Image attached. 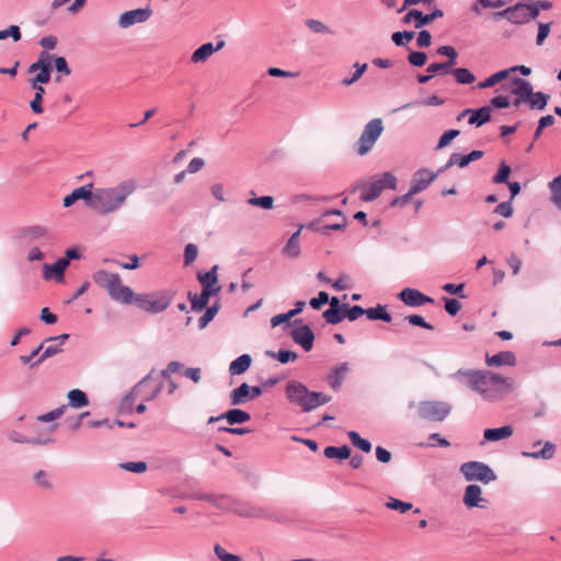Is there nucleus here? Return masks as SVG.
Instances as JSON below:
<instances>
[{
	"instance_id": "25",
	"label": "nucleus",
	"mask_w": 561,
	"mask_h": 561,
	"mask_svg": "<svg viewBox=\"0 0 561 561\" xmlns=\"http://www.w3.org/2000/svg\"><path fill=\"white\" fill-rule=\"evenodd\" d=\"M556 451H557L556 444H553L552 442H546L540 450H537V451L523 450L520 453V455L524 458L550 460L554 457Z\"/></svg>"
},
{
	"instance_id": "22",
	"label": "nucleus",
	"mask_w": 561,
	"mask_h": 561,
	"mask_svg": "<svg viewBox=\"0 0 561 561\" xmlns=\"http://www.w3.org/2000/svg\"><path fill=\"white\" fill-rule=\"evenodd\" d=\"M485 363L490 367H500L503 365L506 366H515L516 365V356L511 351L500 352L492 356L486 355Z\"/></svg>"
},
{
	"instance_id": "54",
	"label": "nucleus",
	"mask_w": 561,
	"mask_h": 561,
	"mask_svg": "<svg viewBox=\"0 0 561 561\" xmlns=\"http://www.w3.org/2000/svg\"><path fill=\"white\" fill-rule=\"evenodd\" d=\"M414 35L413 31L394 32L391 39L397 46H407Z\"/></svg>"
},
{
	"instance_id": "17",
	"label": "nucleus",
	"mask_w": 561,
	"mask_h": 561,
	"mask_svg": "<svg viewBox=\"0 0 561 561\" xmlns=\"http://www.w3.org/2000/svg\"><path fill=\"white\" fill-rule=\"evenodd\" d=\"M462 502L468 508H485L488 501L482 497V489L480 485L469 484L465 489Z\"/></svg>"
},
{
	"instance_id": "53",
	"label": "nucleus",
	"mask_w": 561,
	"mask_h": 561,
	"mask_svg": "<svg viewBox=\"0 0 561 561\" xmlns=\"http://www.w3.org/2000/svg\"><path fill=\"white\" fill-rule=\"evenodd\" d=\"M319 392L317 391H310L308 392L307 397L305 398V401L301 404V409L304 412H310L319 407L318 402Z\"/></svg>"
},
{
	"instance_id": "2",
	"label": "nucleus",
	"mask_w": 561,
	"mask_h": 561,
	"mask_svg": "<svg viewBox=\"0 0 561 561\" xmlns=\"http://www.w3.org/2000/svg\"><path fill=\"white\" fill-rule=\"evenodd\" d=\"M138 187L135 179H125L111 187H99L93 191L91 209L101 215L118 211Z\"/></svg>"
},
{
	"instance_id": "28",
	"label": "nucleus",
	"mask_w": 561,
	"mask_h": 561,
	"mask_svg": "<svg viewBox=\"0 0 561 561\" xmlns=\"http://www.w3.org/2000/svg\"><path fill=\"white\" fill-rule=\"evenodd\" d=\"M249 385L247 382L241 383L239 387L233 389L230 393L231 405H243L250 402Z\"/></svg>"
},
{
	"instance_id": "58",
	"label": "nucleus",
	"mask_w": 561,
	"mask_h": 561,
	"mask_svg": "<svg viewBox=\"0 0 561 561\" xmlns=\"http://www.w3.org/2000/svg\"><path fill=\"white\" fill-rule=\"evenodd\" d=\"M11 37L14 42H19L22 37L21 30L18 25H10L5 30L0 31V41Z\"/></svg>"
},
{
	"instance_id": "11",
	"label": "nucleus",
	"mask_w": 561,
	"mask_h": 561,
	"mask_svg": "<svg viewBox=\"0 0 561 561\" xmlns=\"http://www.w3.org/2000/svg\"><path fill=\"white\" fill-rule=\"evenodd\" d=\"M444 12L440 9H435L428 14H423L421 11L412 9L402 18V22L404 24H410L413 20H415L414 27L422 28L423 26L432 23L434 20L442 18Z\"/></svg>"
},
{
	"instance_id": "56",
	"label": "nucleus",
	"mask_w": 561,
	"mask_h": 561,
	"mask_svg": "<svg viewBox=\"0 0 561 561\" xmlns=\"http://www.w3.org/2000/svg\"><path fill=\"white\" fill-rule=\"evenodd\" d=\"M119 467L129 472L142 473L147 470L148 466L145 461H127L119 463Z\"/></svg>"
},
{
	"instance_id": "31",
	"label": "nucleus",
	"mask_w": 561,
	"mask_h": 561,
	"mask_svg": "<svg viewBox=\"0 0 561 561\" xmlns=\"http://www.w3.org/2000/svg\"><path fill=\"white\" fill-rule=\"evenodd\" d=\"M221 417H225V420L230 425L234 424H242L248 422L251 416L248 412L240 410V409H231L227 411L226 413L221 414Z\"/></svg>"
},
{
	"instance_id": "27",
	"label": "nucleus",
	"mask_w": 561,
	"mask_h": 561,
	"mask_svg": "<svg viewBox=\"0 0 561 561\" xmlns=\"http://www.w3.org/2000/svg\"><path fill=\"white\" fill-rule=\"evenodd\" d=\"M492 107L491 106H482L478 110H472L470 112V116L468 119V124L476 125L480 127L491 119Z\"/></svg>"
},
{
	"instance_id": "47",
	"label": "nucleus",
	"mask_w": 561,
	"mask_h": 561,
	"mask_svg": "<svg viewBox=\"0 0 561 561\" xmlns=\"http://www.w3.org/2000/svg\"><path fill=\"white\" fill-rule=\"evenodd\" d=\"M27 72L28 73H34V72H37L35 77H33L32 79H36V80H50V75H51V70L50 68H47V66H42V65H37L36 61L33 62L28 69H27Z\"/></svg>"
},
{
	"instance_id": "37",
	"label": "nucleus",
	"mask_w": 561,
	"mask_h": 561,
	"mask_svg": "<svg viewBox=\"0 0 561 561\" xmlns=\"http://www.w3.org/2000/svg\"><path fill=\"white\" fill-rule=\"evenodd\" d=\"M46 233H47V229L45 227L36 225V226H31V227L25 228L21 232V236L28 242H33V241L42 239L43 237L46 236Z\"/></svg>"
},
{
	"instance_id": "32",
	"label": "nucleus",
	"mask_w": 561,
	"mask_h": 561,
	"mask_svg": "<svg viewBox=\"0 0 561 561\" xmlns=\"http://www.w3.org/2000/svg\"><path fill=\"white\" fill-rule=\"evenodd\" d=\"M550 202L561 210V174L548 183Z\"/></svg>"
},
{
	"instance_id": "62",
	"label": "nucleus",
	"mask_w": 561,
	"mask_h": 561,
	"mask_svg": "<svg viewBox=\"0 0 561 561\" xmlns=\"http://www.w3.org/2000/svg\"><path fill=\"white\" fill-rule=\"evenodd\" d=\"M437 54L440 56L448 57L447 61H449V65H456L458 53L453 46H449V45L440 46L437 48Z\"/></svg>"
},
{
	"instance_id": "20",
	"label": "nucleus",
	"mask_w": 561,
	"mask_h": 561,
	"mask_svg": "<svg viewBox=\"0 0 561 561\" xmlns=\"http://www.w3.org/2000/svg\"><path fill=\"white\" fill-rule=\"evenodd\" d=\"M68 262L61 257L53 264L46 263L43 265V278L46 280L55 278L57 282H64Z\"/></svg>"
},
{
	"instance_id": "16",
	"label": "nucleus",
	"mask_w": 561,
	"mask_h": 561,
	"mask_svg": "<svg viewBox=\"0 0 561 561\" xmlns=\"http://www.w3.org/2000/svg\"><path fill=\"white\" fill-rule=\"evenodd\" d=\"M350 371L348 363H341L330 369L325 376V381L334 391H339Z\"/></svg>"
},
{
	"instance_id": "40",
	"label": "nucleus",
	"mask_w": 561,
	"mask_h": 561,
	"mask_svg": "<svg viewBox=\"0 0 561 561\" xmlns=\"http://www.w3.org/2000/svg\"><path fill=\"white\" fill-rule=\"evenodd\" d=\"M470 163L469 161V158H468V154H460L458 152H454L447 163L439 169V171H446L447 169L454 167V165H458L459 168H465L467 167L468 164Z\"/></svg>"
},
{
	"instance_id": "55",
	"label": "nucleus",
	"mask_w": 561,
	"mask_h": 561,
	"mask_svg": "<svg viewBox=\"0 0 561 561\" xmlns=\"http://www.w3.org/2000/svg\"><path fill=\"white\" fill-rule=\"evenodd\" d=\"M248 204L263 209H272L274 207V198L272 196L251 197Z\"/></svg>"
},
{
	"instance_id": "50",
	"label": "nucleus",
	"mask_w": 561,
	"mask_h": 561,
	"mask_svg": "<svg viewBox=\"0 0 561 561\" xmlns=\"http://www.w3.org/2000/svg\"><path fill=\"white\" fill-rule=\"evenodd\" d=\"M219 310V305L215 304L210 307H208L205 311V313L198 319V328L201 330L205 329L208 323L216 317L217 312Z\"/></svg>"
},
{
	"instance_id": "59",
	"label": "nucleus",
	"mask_w": 561,
	"mask_h": 561,
	"mask_svg": "<svg viewBox=\"0 0 561 561\" xmlns=\"http://www.w3.org/2000/svg\"><path fill=\"white\" fill-rule=\"evenodd\" d=\"M343 309L345 311V318H347L350 321H355L360 316L366 314V309H364L360 306H353L352 308L348 307L347 304L343 305Z\"/></svg>"
},
{
	"instance_id": "48",
	"label": "nucleus",
	"mask_w": 561,
	"mask_h": 561,
	"mask_svg": "<svg viewBox=\"0 0 561 561\" xmlns=\"http://www.w3.org/2000/svg\"><path fill=\"white\" fill-rule=\"evenodd\" d=\"M56 428H57V424H54V425H50L49 427L38 432L37 436L31 437V439H48L49 442H47V443H32V445L46 446V445L53 444L55 442L54 432L56 431Z\"/></svg>"
},
{
	"instance_id": "4",
	"label": "nucleus",
	"mask_w": 561,
	"mask_h": 561,
	"mask_svg": "<svg viewBox=\"0 0 561 561\" xmlns=\"http://www.w3.org/2000/svg\"><path fill=\"white\" fill-rule=\"evenodd\" d=\"M92 279L100 288L106 290L112 300L123 305L133 304L134 290L129 286L123 285L117 273L98 270L92 275Z\"/></svg>"
},
{
	"instance_id": "1",
	"label": "nucleus",
	"mask_w": 561,
	"mask_h": 561,
	"mask_svg": "<svg viewBox=\"0 0 561 561\" xmlns=\"http://www.w3.org/2000/svg\"><path fill=\"white\" fill-rule=\"evenodd\" d=\"M457 377H465L466 385L486 401H496L512 390L511 378L502 377L489 370H458Z\"/></svg>"
},
{
	"instance_id": "10",
	"label": "nucleus",
	"mask_w": 561,
	"mask_h": 561,
	"mask_svg": "<svg viewBox=\"0 0 561 561\" xmlns=\"http://www.w3.org/2000/svg\"><path fill=\"white\" fill-rule=\"evenodd\" d=\"M151 15H152V10L149 7L129 10V11L122 13L118 16L117 25H118V27L125 30V28L131 27L136 24H141V23L147 22Z\"/></svg>"
},
{
	"instance_id": "61",
	"label": "nucleus",
	"mask_w": 561,
	"mask_h": 561,
	"mask_svg": "<svg viewBox=\"0 0 561 561\" xmlns=\"http://www.w3.org/2000/svg\"><path fill=\"white\" fill-rule=\"evenodd\" d=\"M214 552L220 561H242L239 556L227 552L219 543L214 546Z\"/></svg>"
},
{
	"instance_id": "45",
	"label": "nucleus",
	"mask_w": 561,
	"mask_h": 561,
	"mask_svg": "<svg viewBox=\"0 0 561 561\" xmlns=\"http://www.w3.org/2000/svg\"><path fill=\"white\" fill-rule=\"evenodd\" d=\"M34 481L38 488L45 491H50L54 489V483L51 482L48 473L44 470H38L34 474Z\"/></svg>"
},
{
	"instance_id": "36",
	"label": "nucleus",
	"mask_w": 561,
	"mask_h": 561,
	"mask_svg": "<svg viewBox=\"0 0 561 561\" xmlns=\"http://www.w3.org/2000/svg\"><path fill=\"white\" fill-rule=\"evenodd\" d=\"M366 316L369 320H381L390 322L392 320L391 314L387 311L386 306L377 305L374 308L366 309Z\"/></svg>"
},
{
	"instance_id": "43",
	"label": "nucleus",
	"mask_w": 561,
	"mask_h": 561,
	"mask_svg": "<svg viewBox=\"0 0 561 561\" xmlns=\"http://www.w3.org/2000/svg\"><path fill=\"white\" fill-rule=\"evenodd\" d=\"M347 436L351 440V443L357 447L358 449H360L364 453H369L371 450V444L369 440L367 439H364L360 437V435L355 432V431H350L347 433Z\"/></svg>"
},
{
	"instance_id": "29",
	"label": "nucleus",
	"mask_w": 561,
	"mask_h": 561,
	"mask_svg": "<svg viewBox=\"0 0 561 561\" xmlns=\"http://www.w3.org/2000/svg\"><path fill=\"white\" fill-rule=\"evenodd\" d=\"M251 363V356L249 354H243L230 363L229 373L231 375H241L250 368Z\"/></svg>"
},
{
	"instance_id": "23",
	"label": "nucleus",
	"mask_w": 561,
	"mask_h": 561,
	"mask_svg": "<svg viewBox=\"0 0 561 561\" xmlns=\"http://www.w3.org/2000/svg\"><path fill=\"white\" fill-rule=\"evenodd\" d=\"M220 287H216L215 289H203L202 293L197 295H193L192 293H188V298L192 304V310L199 312L204 310L208 302L209 298L213 294H217L219 291Z\"/></svg>"
},
{
	"instance_id": "33",
	"label": "nucleus",
	"mask_w": 561,
	"mask_h": 561,
	"mask_svg": "<svg viewBox=\"0 0 561 561\" xmlns=\"http://www.w3.org/2000/svg\"><path fill=\"white\" fill-rule=\"evenodd\" d=\"M67 398L69 405L75 409H80L89 404L87 394L80 389H72L68 392Z\"/></svg>"
},
{
	"instance_id": "5",
	"label": "nucleus",
	"mask_w": 561,
	"mask_h": 561,
	"mask_svg": "<svg viewBox=\"0 0 561 561\" xmlns=\"http://www.w3.org/2000/svg\"><path fill=\"white\" fill-rule=\"evenodd\" d=\"M173 296L174 294L171 290L138 295L134 293L133 304L147 312L160 313L168 309L173 300Z\"/></svg>"
},
{
	"instance_id": "8",
	"label": "nucleus",
	"mask_w": 561,
	"mask_h": 561,
	"mask_svg": "<svg viewBox=\"0 0 561 561\" xmlns=\"http://www.w3.org/2000/svg\"><path fill=\"white\" fill-rule=\"evenodd\" d=\"M397 178L391 172H383L380 179L364 184L360 198L364 202H373L378 198L385 188L396 190Z\"/></svg>"
},
{
	"instance_id": "24",
	"label": "nucleus",
	"mask_w": 561,
	"mask_h": 561,
	"mask_svg": "<svg viewBox=\"0 0 561 561\" xmlns=\"http://www.w3.org/2000/svg\"><path fill=\"white\" fill-rule=\"evenodd\" d=\"M304 228L305 226L300 225L298 230L290 236V238L288 239V241L286 242L285 247L282 250V254L284 256L295 259L300 255L299 237Z\"/></svg>"
},
{
	"instance_id": "52",
	"label": "nucleus",
	"mask_w": 561,
	"mask_h": 561,
	"mask_svg": "<svg viewBox=\"0 0 561 561\" xmlns=\"http://www.w3.org/2000/svg\"><path fill=\"white\" fill-rule=\"evenodd\" d=\"M512 170L511 167L505 163V161H502L500 163L499 170L493 178V183L495 184H502V183H508V178Z\"/></svg>"
},
{
	"instance_id": "46",
	"label": "nucleus",
	"mask_w": 561,
	"mask_h": 561,
	"mask_svg": "<svg viewBox=\"0 0 561 561\" xmlns=\"http://www.w3.org/2000/svg\"><path fill=\"white\" fill-rule=\"evenodd\" d=\"M451 73L460 84H470L476 80V77L467 68L453 69Z\"/></svg>"
},
{
	"instance_id": "6",
	"label": "nucleus",
	"mask_w": 561,
	"mask_h": 561,
	"mask_svg": "<svg viewBox=\"0 0 561 561\" xmlns=\"http://www.w3.org/2000/svg\"><path fill=\"white\" fill-rule=\"evenodd\" d=\"M383 131V123L381 118H374L369 121L365 127L363 133L360 134L357 144H356V152L359 156L367 154L376 141L379 139Z\"/></svg>"
},
{
	"instance_id": "34",
	"label": "nucleus",
	"mask_w": 561,
	"mask_h": 561,
	"mask_svg": "<svg viewBox=\"0 0 561 561\" xmlns=\"http://www.w3.org/2000/svg\"><path fill=\"white\" fill-rule=\"evenodd\" d=\"M323 454L329 459H347L351 457V448L346 445H343L341 447L335 446H328L324 448Z\"/></svg>"
},
{
	"instance_id": "21",
	"label": "nucleus",
	"mask_w": 561,
	"mask_h": 561,
	"mask_svg": "<svg viewBox=\"0 0 561 561\" xmlns=\"http://www.w3.org/2000/svg\"><path fill=\"white\" fill-rule=\"evenodd\" d=\"M49 80H36V79H30V85L35 91L34 98L30 103L31 110L35 114H42L44 112V108L42 106L43 96L45 94V89L43 84L48 83Z\"/></svg>"
},
{
	"instance_id": "64",
	"label": "nucleus",
	"mask_w": 561,
	"mask_h": 561,
	"mask_svg": "<svg viewBox=\"0 0 561 561\" xmlns=\"http://www.w3.org/2000/svg\"><path fill=\"white\" fill-rule=\"evenodd\" d=\"M427 56L424 51H412L408 56L409 62L414 67H422L425 65Z\"/></svg>"
},
{
	"instance_id": "57",
	"label": "nucleus",
	"mask_w": 561,
	"mask_h": 561,
	"mask_svg": "<svg viewBox=\"0 0 561 561\" xmlns=\"http://www.w3.org/2000/svg\"><path fill=\"white\" fill-rule=\"evenodd\" d=\"M460 131L458 129H449L446 130L439 138L436 150H440L448 146L457 136H459Z\"/></svg>"
},
{
	"instance_id": "19",
	"label": "nucleus",
	"mask_w": 561,
	"mask_h": 561,
	"mask_svg": "<svg viewBox=\"0 0 561 561\" xmlns=\"http://www.w3.org/2000/svg\"><path fill=\"white\" fill-rule=\"evenodd\" d=\"M285 392L289 402L301 407L309 390L304 383L291 380L287 383Z\"/></svg>"
},
{
	"instance_id": "39",
	"label": "nucleus",
	"mask_w": 561,
	"mask_h": 561,
	"mask_svg": "<svg viewBox=\"0 0 561 561\" xmlns=\"http://www.w3.org/2000/svg\"><path fill=\"white\" fill-rule=\"evenodd\" d=\"M306 26L314 34L332 35L333 31L322 21L316 19H307Z\"/></svg>"
},
{
	"instance_id": "15",
	"label": "nucleus",
	"mask_w": 561,
	"mask_h": 561,
	"mask_svg": "<svg viewBox=\"0 0 561 561\" xmlns=\"http://www.w3.org/2000/svg\"><path fill=\"white\" fill-rule=\"evenodd\" d=\"M93 183L85 184L73 190L69 195L64 197L62 205L64 207L72 206L77 201L83 199L88 207L91 208L92 199H93Z\"/></svg>"
},
{
	"instance_id": "49",
	"label": "nucleus",
	"mask_w": 561,
	"mask_h": 561,
	"mask_svg": "<svg viewBox=\"0 0 561 561\" xmlns=\"http://www.w3.org/2000/svg\"><path fill=\"white\" fill-rule=\"evenodd\" d=\"M354 68H355V72H353V75L351 77H346L342 80L343 85L350 87V85L354 84L366 71L367 64L355 62Z\"/></svg>"
},
{
	"instance_id": "42",
	"label": "nucleus",
	"mask_w": 561,
	"mask_h": 561,
	"mask_svg": "<svg viewBox=\"0 0 561 561\" xmlns=\"http://www.w3.org/2000/svg\"><path fill=\"white\" fill-rule=\"evenodd\" d=\"M322 317L330 324L340 323L345 318V311L342 308H329L327 309Z\"/></svg>"
},
{
	"instance_id": "41",
	"label": "nucleus",
	"mask_w": 561,
	"mask_h": 561,
	"mask_svg": "<svg viewBox=\"0 0 561 561\" xmlns=\"http://www.w3.org/2000/svg\"><path fill=\"white\" fill-rule=\"evenodd\" d=\"M508 76H510V70H505L504 69V70H501V71H497L494 75L490 76L484 81L478 83V88L479 89L491 88V87L495 85L496 83L505 80Z\"/></svg>"
},
{
	"instance_id": "12",
	"label": "nucleus",
	"mask_w": 561,
	"mask_h": 561,
	"mask_svg": "<svg viewBox=\"0 0 561 561\" xmlns=\"http://www.w3.org/2000/svg\"><path fill=\"white\" fill-rule=\"evenodd\" d=\"M443 171L432 172L427 169L417 170L412 179L411 194H419L426 190Z\"/></svg>"
},
{
	"instance_id": "9",
	"label": "nucleus",
	"mask_w": 561,
	"mask_h": 561,
	"mask_svg": "<svg viewBox=\"0 0 561 561\" xmlns=\"http://www.w3.org/2000/svg\"><path fill=\"white\" fill-rule=\"evenodd\" d=\"M417 410L420 417L432 422H440L449 415L451 405L444 401H421Z\"/></svg>"
},
{
	"instance_id": "51",
	"label": "nucleus",
	"mask_w": 561,
	"mask_h": 561,
	"mask_svg": "<svg viewBox=\"0 0 561 561\" xmlns=\"http://www.w3.org/2000/svg\"><path fill=\"white\" fill-rule=\"evenodd\" d=\"M8 438L11 442L16 443V444H30V445H32V443H47V442H49L48 439H31L30 437L23 435L22 433H20L18 431H11L8 434Z\"/></svg>"
},
{
	"instance_id": "60",
	"label": "nucleus",
	"mask_w": 561,
	"mask_h": 561,
	"mask_svg": "<svg viewBox=\"0 0 561 561\" xmlns=\"http://www.w3.org/2000/svg\"><path fill=\"white\" fill-rule=\"evenodd\" d=\"M198 249L194 243H187L184 249V265L188 266L195 262Z\"/></svg>"
},
{
	"instance_id": "18",
	"label": "nucleus",
	"mask_w": 561,
	"mask_h": 561,
	"mask_svg": "<svg viewBox=\"0 0 561 561\" xmlns=\"http://www.w3.org/2000/svg\"><path fill=\"white\" fill-rule=\"evenodd\" d=\"M399 298L405 305L410 307H420L424 304L433 302V299L424 294H422L417 289L413 288H404L400 291Z\"/></svg>"
},
{
	"instance_id": "44",
	"label": "nucleus",
	"mask_w": 561,
	"mask_h": 561,
	"mask_svg": "<svg viewBox=\"0 0 561 561\" xmlns=\"http://www.w3.org/2000/svg\"><path fill=\"white\" fill-rule=\"evenodd\" d=\"M60 352H62V348L57 343L45 347L42 355L33 364H31V368L37 367L44 360L59 354Z\"/></svg>"
},
{
	"instance_id": "26",
	"label": "nucleus",
	"mask_w": 561,
	"mask_h": 561,
	"mask_svg": "<svg viewBox=\"0 0 561 561\" xmlns=\"http://www.w3.org/2000/svg\"><path fill=\"white\" fill-rule=\"evenodd\" d=\"M514 433L512 425H505L497 428H486L483 432V438L486 442H497L511 437Z\"/></svg>"
},
{
	"instance_id": "30",
	"label": "nucleus",
	"mask_w": 561,
	"mask_h": 561,
	"mask_svg": "<svg viewBox=\"0 0 561 561\" xmlns=\"http://www.w3.org/2000/svg\"><path fill=\"white\" fill-rule=\"evenodd\" d=\"M214 55L213 43H205L199 46L196 50L191 55V62L199 64L205 62L209 59L210 56Z\"/></svg>"
},
{
	"instance_id": "13",
	"label": "nucleus",
	"mask_w": 561,
	"mask_h": 561,
	"mask_svg": "<svg viewBox=\"0 0 561 561\" xmlns=\"http://www.w3.org/2000/svg\"><path fill=\"white\" fill-rule=\"evenodd\" d=\"M536 11H531L529 3L519 1L511 7L510 22L522 25L536 19Z\"/></svg>"
},
{
	"instance_id": "63",
	"label": "nucleus",
	"mask_w": 561,
	"mask_h": 561,
	"mask_svg": "<svg viewBox=\"0 0 561 561\" xmlns=\"http://www.w3.org/2000/svg\"><path fill=\"white\" fill-rule=\"evenodd\" d=\"M65 410H66V407L62 405V407L57 408L48 413L37 416V421L43 422V423L55 421L64 414Z\"/></svg>"
},
{
	"instance_id": "35",
	"label": "nucleus",
	"mask_w": 561,
	"mask_h": 561,
	"mask_svg": "<svg viewBox=\"0 0 561 561\" xmlns=\"http://www.w3.org/2000/svg\"><path fill=\"white\" fill-rule=\"evenodd\" d=\"M217 270H218V266L217 265H214L208 272L204 273V274H198L197 278L198 280L203 284V289H215L217 283H218V277H217Z\"/></svg>"
},
{
	"instance_id": "3",
	"label": "nucleus",
	"mask_w": 561,
	"mask_h": 561,
	"mask_svg": "<svg viewBox=\"0 0 561 561\" xmlns=\"http://www.w3.org/2000/svg\"><path fill=\"white\" fill-rule=\"evenodd\" d=\"M506 91L515 95L513 105L518 107L523 103H527L531 110L542 111L548 105L549 94L543 92H534L529 81L515 77L502 87Z\"/></svg>"
},
{
	"instance_id": "7",
	"label": "nucleus",
	"mask_w": 561,
	"mask_h": 561,
	"mask_svg": "<svg viewBox=\"0 0 561 561\" xmlns=\"http://www.w3.org/2000/svg\"><path fill=\"white\" fill-rule=\"evenodd\" d=\"M459 470L467 481L489 484L496 480V474L491 467L481 461H467L460 466Z\"/></svg>"
},
{
	"instance_id": "38",
	"label": "nucleus",
	"mask_w": 561,
	"mask_h": 561,
	"mask_svg": "<svg viewBox=\"0 0 561 561\" xmlns=\"http://www.w3.org/2000/svg\"><path fill=\"white\" fill-rule=\"evenodd\" d=\"M265 356L277 359L282 364H287L288 362L296 360L298 358V354L296 352L287 350H279L278 352L268 350L265 351Z\"/></svg>"
},
{
	"instance_id": "14",
	"label": "nucleus",
	"mask_w": 561,
	"mask_h": 561,
	"mask_svg": "<svg viewBox=\"0 0 561 561\" xmlns=\"http://www.w3.org/2000/svg\"><path fill=\"white\" fill-rule=\"evenodd\" d=\"M290 336L293 341L300 345L306 352L313 347L314 333L307 324H301L291 330Z\"/></svg>"
}]
</instances>
